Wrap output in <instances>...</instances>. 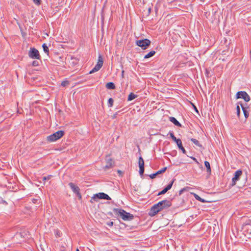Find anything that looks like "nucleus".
I'll list each match as a JSON object with an SVG mask.
<instances>
[{"instance_id":"obj_26","label":"nucleus","mask_w":251,"mask_h":251,"mask_svg":"<svg viewBox=\"0 0 251 251\" xmlns=\"http://www.w3.org/2000/svg\"><path fill=\"white\" fill-rule=\"evenodd\" d=\"M113 102H114L113 99L111 98H109L108 100V107H112V106L113 105Z\"/></svg>"},{"instance_id":"obj_28","label":"nucleus","mask_w":251,"mask_h":251,"mask_svg":"<svg viewBox=\"0 0 251 251\" xmlns=\"http://www.w3.org/2000/svg\"><path fill=\"white\" fill-rule=\"evenodd\" d=\"M195 197L196 199V200L199 201L201 202H203L205 201L203 199L201 198L200 197H199L197 194H195Z\"/></svg>"},{"instance_id":"obj_1","label":"nucleus","mask_w":251,"mask_h":251,"mask_svg":"<svg viewBox=\"0 0 251 251\" xmlns=\"http://www.w3.org/2000/svg\"><path fill=\"white\" fill-rule=\"evenodd\" d=\"M171 205V200H164L159 201L151 207L149 215L151 217L154 216L159 212L168 209Z\"/></svg>"},{"instance_id":"obj_41","label":"nucleus","mask_w":251,"mask_h":251,"mask_svg":"<svg viewBox=\"0 0 251 251\" xmlns=\"http://www.w3.org/2000/svg\"><path fill=\"white\" fill-rule=\"evenodd\" d=\"M118 173L119 174H122V172L121 170H118Z\"/></svg>"},{"instance_id":"obj_15","label":"nucleus","mask_w":251,"mask_h":251,"mask_svg":"<svg viewBox=\"0 0 251 251\" xmlns=\"http://www.w3.org/2000/svg\"><path fill=\"white\" fill-rule=\"evenodd\" d=\"M169 120L175 126H178V127H181L182 126L181 124L175 117H169Z\"/></svg>"},{"instance_id":"obj_37","label":"nucleus","mask_w":251,"mask_h":251,"mask_svg":"<svg viewBox=\"0 0 251 251\" xmlns=\"http://www.w3.org/2000/svg\"><path fill=\"white\" fill-rule=\"evenodd\" d=\"M106 225L107 226H113V222H107L106 223Z\"/></svg>"},{"instance_id":"obj_40","label":"nucleus","mask_w":251,"mask_h":251,"mask_svg":"<svg viewBox=\"0 0 251 251\" xmlns=\"http://www.w3.org/2000/svg\"><path fill=\"white\" fill-rule=\"evenodd\" d=\"M193 107H194V108L195 110L197 113H198V110L197 108L196 107V106L195 105H194V104H193Z\"/></svg>"},{"instance_id":"obj_19","label":"nucleus","mask_w":251,"mask_h":251,"mask_svg":"<svg viewBox=\"0 0 251 251\" xmlns=\"http://www.w3.org/2000/svg\"><path fill=\"white\" fill-rule=\"evenodd\" d=\"M155 52H156L154 50L151 51L148 54L145 55L144 58L147 59L153 56L155 54Z\"/></svg>"},{"instance_id":"obj_29","label":"nucleus","mask_w":251,"mask_h":251,"mask_svg":"<svg viewBox=\"0 0 251 251\" xmlns=\"http://www.w3.org/2000/svg\"><path fill=\"white\" fill-rule=\"evenodd\" d=\"M32 65L34 67L38 66L39 65V62L38 60H34L32 62Z\"/></svg>"},{"instance_id":"obj_14","label":"nucleus","mask_w":251,"mask_h":251,"mask_svg":"<svg viewBox=\"0 0 251 251\" xmlns=\"http://www.w3.org/2000/svg\"><path fill=\"white\" fill-rule=\"evenodd\" d=\"M242 229L246 234H251V224L250 223L244 224L243 226Z\"/></svg>"},{"instance_id":"obj_42","label":"nucleus","mask_w":251,"mask_h":251,"mask_svg":"<svg viewBox=\"0 0 251 251\" xmlns=\"http://www.w3.org/2000/svg\"><path fill=\"white\" fill-rule=\"evenodd\" d=\"M148 10H149V13H150V12H151V8H149V9H148Z\"/></svg>"},{"instance_id":"obj_46","label":"nucleus","mask_w":251,"mask_h":251,"mask_svg":"<svg viewBox=\"0 0 251 251\" xmlns=\"http://www.w3.org/2000/svg\"><path fill=\"white\" fill-rule=\"evenodd\" d=\"M101 19H102V20L103 21L104 17L102 15H101Z\"/></svg>"},{"instance_id":"obj_6","label":"nucleus","mask_w":251,"mask_h":251,"mask_svg":"<svg viewBox=\"0 0 251 251\" xmlns=\"http://www.w3.org/2000/svg\"><path fill=\"white\" fill-rule=\"evenodd\" d=\"M28 56L32 59L41 60V57L39 51L34 48H31L30 49L28 52Z\"/></svg>"},{"instance_id":"obj_31","label":"nucleus","mask_w":251,"mask_h":251,"mask_svg":"<svg viewBox=\"0 0 251 251\" xmlns=\"http://www.w3.org/2000/svg\"><path fill=\"white\" fill-rule=\"evenodd\" d=\"M167 192V191L165 188H164L162 191H161L160 192H159L158 193L157 196L163 195V194H165Z\"/></svg>"},{"instance_id":"obj_33","label":"nucleus","mask_w":251,"mask_h":251,"mask_svg":"<svg viewBox=\"0 0 251 251\" xmlns=\"http://www.w3.org/2000/svg\"><path fill=\"white\" fill-rule=\"evenodd\" d=\"M68 84H69V81L67 80L63 81L61 83V86H62L63 87L67 86Z\"/></svg>"},{"instance_id":"obj_23","label":"nucleus","mask_w":251,"mask_h":251,"mask_svg":"<svg viewBox=\"0 0 251 251\" xmlns=\"http://www.w3.org/2000/svg\"><path fill=\"white\" fill-rule=\"evenodd\" d=\"M240 103H242L241 102H238L237 103V106H236L237 115L238 117H239L240 114V106H239V105H240Z\"/></svg>"},{"instance_id":"obj_12","label":"nucleus","mask_w":251,"mask_h":251,"mask_svg":"<svg viewBox=\"0 0 251 251\" xmlns=\"http://www.w3.org/2000/svg\"><path fill=\"white\" fill-rule=\"evenodd\" d=\"M139 174L141 176H143L145 171V163L143 158L142 156H140L139 158Z\"/></svg>"},{"instance_id":"obj_4","label":"nucleus","mask_w":251,"mask_h":251,"mask_svg":"<svg viewBox=\"0 0 251 251\" xmlns=\"http://www.w3.org/2000/svg\"><path fill=\"white\" fill-rule=\"evenodd\" d=\"M99 199H103L106 200H110V197L107 195L102 192H100L96 194H94L93 196L91 198L90 200V202L93 203L94 201H97Z\"/></svg>"},{"instance_id":"obj_21","label":"nucleus","mask_w":251,"mask_h":251,"mask_svg":"<svg viewBox=\"0 0 251 251\" xmlns=\"http://www.w3.org/2000/svg\"><path fill=\"white\" fill-rule=\"evenodd\" d=\"M240 106L242 107V109L243 110V113H244L245 118H247L249 116V114L248 112L247 111L246 108L243 106V103H240Z\"/></svg>"},{"instance_id":"obj_24","label":"nucleus","mask_w":251,"mask_h":251,"mask_svg":"<svg viewBox=\"0 0 251 251\" xmlns=\"http://www.w3.org/2000/svg\"><path fill=\"white\" fill-rule=\"evenodd\" d=\"M174 181L175 179H173L172 181L165 188H164L167 191L171 189Z\"/></svg>"},{"instance_id":"obj_3","label":"nucleus","mask_w":251,"mask_h":251,"mask_svg":"<svg viewBox=\"0 0 251 251\" xmlns=\"http://www.w3.org/2000/svg\"><path fill=\"white\" fill-rule=\"evenodd\" d=\"M65 133L63 130H59L47 137V141L49 142H53L60 139L63 136Z\"/></svg>"},{"instance_id":"obj_27","label":"nucleus","mask_w":251,"mask_h":251,"mask_svg":"<svg viewBox=\"0 0 251 251\" xmlns=\"http://www.w3.org/2000/svg\"><path fill=\"white\" fill-rule=\"evenodd\" d=\"M166 170H167V167H164L161 170H159L157 172H156V174H157V175H159V174H161L165 172Z\"/></svg>"},{"instance_id":"obj_7","label":"nucleus","mask_w":251,"mask_h":251,"mask_svg":"<svg viewBox=\"0 0 251 251\" xmlns=\"http://www.w3.org/2000/svg\"><path fill=\"white\" fill-rule=\"evenodd\" d=\"M136 45L143 50H145L151 45V41L148 39L137 40Z\"/></svg>"},{"instance_id":"obj_9","label":"nucleus","mask_w":251,"mask_h":251,"mask_svg":"<svg viewBox=\"0 0 251 251\" xmlns=\"http://www.w3.org/2000/svg\"><path fill=\"white\" fill-rule=\"evenodd\" d=\"M243 99L246 102H249L251 99L250 96L245 91H239L236 94V99Z\"/></svg>"},{"instance_id":"obj_38","label":"nucleus","mask_w":251,"mask_h":251,"mask_svg":"<svg viewBox=\"0 0 251 251\" xmlns=\"http://www.w3.org/2000/svg\"><path fill=\"white\" fill-rule=\"evenodd\" d=\"M190 157H191V159H193V160H194V161L196 163H197V164H199V163L198 161L197 160V159L195 157H193V156Z\"/></svg>"},{"instance_id":"obj_49","label":"nucleus","mask_w":251,"mask_h":251,"mask_svg":"<svg viewBox=\"0 0 251 251\" xmlns=\"http://www.w3.org/2000/svg\"><path fill=\"white\" fill-rule=\"evenodd\" d=\"M250 53H251V51H250Z\"/></svg>"},{"instance_id":"obj_36","label":"nucleus","mask_w":251,"mask_h":251,"mask_svg":"<svg viewBox=\"0 0 251 251\" xmlns=\"http://www.w3.org/2000/svg\"><path fill=\"white\" fill-rule=\"evenodd\" d=\"M157 175L156 174V173H155L150 175L149 176L151 178L153 179V178H155Z\"/></svg>"},{"instance_id":"obj_18","label":"nucleus","mask_w":251,"mask_h":251,"mask_svg":"<svg viewBox=\"0 0 251 251\" xmlns=\"http://www.w3.org/2000/svg\"><path fill=\"white\" fill-rule=\"evenodd\" d=\"M191 141L197 146H198L202 149H204L202 146L199 143V142L194 138H191Z\"/></svg>"},{"instance_id":"obj_45","label":"nucleus","mask_w":251,"mask_h":251,"mask_svg":"<svg viewBox=\"0 0 251 251\" xmlns=\"http://www.w3.org/2000/svg\"><path fill=\"white\" fill-rule=\"evenodd\" d=\"M116 115H117V113H116L115 114L113 115V118L116 117Z\"/></svg>"},{"instance_id":"obj_25","label":"nucleus","mask_w":251,"mask_h":251,"mask_svg":"<svg viewBox=\"0 0 251 251\" xmlns=\"http://www.w3.org/2000/svg\"><path fill=\"white\" fill-rule=\"evenodd\" d=\"M174 181L175 179H173L172 181L165 188H164L167 191L171 189Z\"/></svg>"},{"instance_id":"obj_47","label":"nucleus","mask_w":251,"mask_h":251,"mask_svg":"<svg viewBox=\"0 0 251 251\" xmlns=\"http://www.w3.org/2000/svg\"><path fill=\"white\" fill-rule=\"evenodd\" d=\"M76 251H79L78 249H76Z\"/></svg>"},{"instance_id":"obj_22","label":"nucleus","mask_w":251,"mask_h":251,"mask_svg":"<svg viewBox=\"0 0 251 251\" xmlns=\"http://www.w3.org/2000/svg\"><path fill=\"white\" fill-rule=\"evenodd\" d=\"M137 96L133 93H130L128 96L127 100L131 101L137 98Z\"/></svg>"},{"instance_id":"obj_48","label":"nucleus","mask_w":251,"mask_h":251,"mask_svg":"<svg viewBox=\"0 0 251 251\" xmlns=\"http://www.w3.org/2000/svg\"><path fill=\"white\" fill-rule=\"evenodd\" d=\"M201 1H203V0H201Z\"/></svg>"},{"instance_id":"obj_5","label":"nucleus","mask_w":251,"mask_h":251,"mask_svg":"<svg viewBox=\"0 0 251 251\" xmlns=\"http://www.w3.org/2000/svg\"><path fill=\"white\" fill-rule=\"evenodd\" d=\"M169 134L170 135L172 140L176 143L179 149H180L183 153L185 154L186 151L182 146L181 140L180 139H177L174 135V133L172 131H170Z\"/></svg>"},{"instance_id":"obj_11","label":"nucleus","mask_w":251,"mask_h":251,"mask_svg":"<svg viewBox=\"0 0 251 251\" xmlns=\"http://www.w3.org/2000/svg\"><path fill=\"white\" fill-rule=\"evenodd\" d=\"M242 174L243 172L241 170H238L234 173V177L232 179V186L236 184V182L239 179Z\"/></svg>"},{"instance_id":"obj_10","label":"nucleus","mask_w":251,"mask_h":251,"mask_svg":"<svg viewBox=\"0 0 251 251\" xmlns=\"http://www.w3.org/2000/svg\"><path fill=\"white\" fill-rule=\"evenodd\" d=\"M69 186L71 188L72 190L73 191L74 193H75L77 197L78 198L79 200L81 199L82 196L81 193H80V189L79 188L75 185L73 182H70L69 183Z\"/></svg>"},{"instance_id":"obj_30","label":"nucleus","mask_w":251,"mask_h":251,"mask_svg":"<svg viewBox=\"0 0 251 251\" xmlns=\"http://www.w3.org/2000/svg\"><path fill=\"white\" fill-rule=\"evenodd\" d=\"M71 60H73L72 63L73 64L75 65V64H76L78 63V60L76 58H74V57H72Z\"/></svg>"},{"instance_id":"obj_13","label":"nucleus","mask_w":251,"mask_h":251,"mask_svg":"<svg viewBox=\"0 0 251 251\" xmlns=\"http://www.w3.org/2000/svg\"><path fill=\"white\" fill-rule=\"evenodd\" d=\"M106 165L103 167V169L104 171H107V170L113 168L114 165V162L113 161L112 159L111 158H108L106 160Z\"/></svg>"},{"instance_id":"obj_35","label":"nucleus","mask_w":251,"mask_h":251,"mask_svg":"<svg viewBox=\"0 0 251 251\" xmlns=\"http://www.w3.org/2000/svg\"><path fill=\"white\" fill-rule=\"evenodd\" d=\"M19 237H22V235H21V233H17L14 237V239L15 238H18Z\"/></svg>"},{"instance_id":"obj_32","label":"nucleus","mask_w":251,"mask_h":251,"mask_svg":"<svg viewBox=\"0 0 251 251\" xmlns=\"http://www.w3.org/2000/svg\"><path fill=\"white\" fill-rule=\"evenodd\" d=\"M51 177H52L51 175H48V176H44L43 177V180L45 181V180H49V179H50L51 178Z\"/></svg>"},{"instance_id":"obj_44","label":"nucleus","mask_w":251,"mask_h":251,"mask_svg":"<svg viewBox=\"0 0 251 251\" xmlns=\"http://www.w3.org/2000/svg\"><path fill=\"white\" fill-rule=\"evenodd\" d=\"M124 71H122V75L123 76L124 75Z\"/></svg>"},{"instance_id":"obj_17","label":"nucleus","mask_w":251,"mask_h":251,"mask_svg":"<svg viewBox=\"0 0 251 251\" xmlns=\"http://www.w3.org/2000/svg\"><path fill=\"white\" fill-rule=\"evenodd\" d=\"M204 165H205V167L206 168V172L209 174H210L211 170V168H210V163L208 161H204Z\"/></svg>"},{"instance_id":"obj_43","label":"nucleus","mask_w":251,"mask_h":251,"mask_svg":"<svg viewBox=\"0 0 251 251\" xmlns=\"http://www.w3.org/2000/svg\"><path fill=\"white\" fill-rule=\"evenodd\" d=\"M59 231H57V232H56V235H58V236H59Z\"/></svg>"},{"instance_id":"obj_2","label":"nucleus","mask_w":251,"mask_h":251,"mask_svg":"<svg viewBox=\"0 0 251 251\" xmlns=\"http://www.w3.org/2000/svg\"><path fill=\"white\" fill-rule=\"evenodd\" d=\"M113 212L118 215H120L124 221H130L134 218V216L126 211L123 209L114 208Z\"/></svg>"},{"instance_id":"obj_20","label":"nucleus","mask_w":251,"mask_h":251,"mask_svg":"<svg viewBox=\"0 0 251 251\" xmlns=\"http://www.w3.org/2000/svg\"><path fill=\"white\" fill-rule=\"evenodd\" d=\"M42 48L43 49V50H44V51L45 52V53H46V54H47L48 55H49V48H48L47 45L46 43H44L42 45Z\"/></svg>"},{"instance_id":"obj_39","label":"nucleus","mask_w":251,"mask_h":251,"mask_svg":"<svg viewBox=\"0 0 251 251\" xmlns=\"http://www.w3.org/2000/svg\"><path fill=\"white\" fill-rule=\"evenodd\" d=\"M186 189L185 188H183V189H181L180 190H179V195H180L182 194V193L185 191Z\"/></svg>"},{"instance_id":"obj_8","label":"nucleus","mask_w":251,"mask_h":251,"mask_svg":"<svg viewBox=\"0 0 251 251\" xmlns=\"http://www.w3.org/2000/svg\"><path fill=\"white\" fill-rule=\"evenodd\" d=\"M103 63V58L100 54L99 55L98 61L94 68L89 72L90 74L97 72L102 67Z\"/></svg>"},{"instance_id":"obj_16","label":"nucleus","mask_w":251,"mask_h":251,"mask_svg":"<svg viewBox=\"0 0 251 251\" xmlns=\"http://www.w3.org/2000/svg\"><path fill=\"white\" fill-rule=\"evenodd\" d=\"M105 87L107 89L113 90L115 89V85L114 83L112 82L107 83Z\"/></svg>"},{"instance_id":"obj_34","label":"nucleus","mask_w":251,"mask_h":251,"mask_svg":"<svg viewBox=\"0 0 251 251\" xmlns=\"http://www.w3.org/2000/svg\"><path fill=\"white\" fill-rule=\"evenodd\" d=\"M34 3L37 5H39L41 4V0H33Z\"/></svg>"}]
</instances>
